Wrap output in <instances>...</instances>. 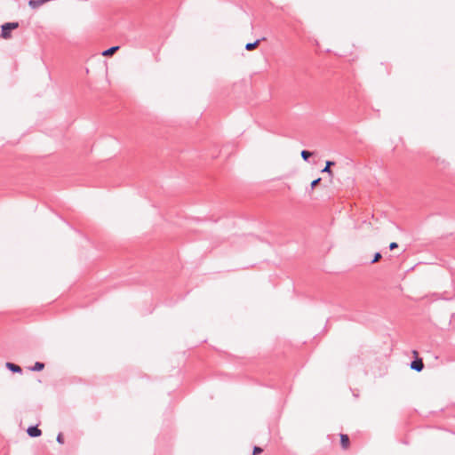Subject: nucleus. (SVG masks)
<instances>
[{
    "label": "nucleus",
    "instance_id": "f257e3e1",
    "mask_svg": "<svg viewBox=\"0 0 455 455\" xmlns=\"http://www.w3.org/2000/svg\"><path fill=\"white\" fill-rule=\"evenodd\" d=\"M19 22H6L1 26L0 38L10 40L12 38V31L19 28Z\"/></svg>",
    "mask_w": 455,
    "mask_h": 455
},
{
    "label": "nucleus",
    "instance_id": "f03ea898",
    "mask_svg": "<svg viewBox=\"0 0 455 455\" xmlns=\"http://www.w3.org/2000/svg\"><path fill=\"white\" fill-rule=\"evenodd\" d=\"M340 444L344 450H347L349 448L350 441L347 435H340Z\"/></svg>",
    "mask_w": 455,
    "mask_h": 455
},
{
    "label": "nucleus",
    "instance_id": "7ed1b4c3",
    "mask_svg": "<svg viewBox=\"0 0 455 455\" xmlns=\"http://www.w3.org/2000/svg\"><path fill=\"white\" fill-rule=\"evenodd\" d=\"M411 367L417 371H422L424 364L421 359H416L411 363Z\"/></svg>",
    "mask_w": 455,
    "mask_h": 455
},
{
    "label": "nucleus",
    "instance_id": "20e7f679",
    "mask_svg": "<svg viewBox=\"0 0 455 455\" xmlns=\"http://www.w3.org/2000/svg\"><path fill=\"white\" fill-rule=\"evenodd\" d=\"M27 432L31 437H36L42 434L41 430L37 427H30L28 428Z\"/></svg>",
    "mask_w": 455,
    "mask_h": 455
},
{
    "label": "nucleus",
    "instance_id": "39448f33",
    "mask_svg": "<svg viewBox=\"0 0 455 455\" xmlns=\"http://www.w3.org/2000/svg\"><path fill=\"white\" fill-rule=\"evenodd\" d=\"M334 165V162L327 161L325 167L322 170L323 172H327L331 177V181L332 180L333 172L331 170V166Z\"/></svg>",
    "mask_w": 455,
    "mask_h": 455
},
{
    "label": "nucleus",
    "instance_id": "423d86ee",
    "mask_svg": "<svg viewBox=\"0 0 455 455\" xmlns=\"http://www.w3.org/2000/svg\"><path fill=\"white\" fill-rule=\"evenodd\" d=\"M119 49V46H113L102 52V55L104 57H109L112 56L117 50Z\"/></svg>",
    "mask_w": 455,
    "mask_h": 455
},
{
    "label": "nucleus",
    "instance_id": "0eeeda50",
    "mask_svg": "<svg viewBox=\"0 0 455 455\" xmlns=\"http://www.w3.org/2000/svg\"><path fill=\"white\" fill-rule=\"evenodd\" d=\"M6 367L13 372H20L21 371V368L19 365H16L12 363H7Z\"/></svg>",
    "mask_w": 455,
    "mask_h": 455
},
{
    "label": "nucleus",
    "instance_id": "6e6552de",
    "mask_svg": "<svg viewBox=\"0 0 455 455\" xmlns=\"http://www.w3.org/2000/svg\"><path fill=\"white\" fill-rule=\"evenodd\" d=\"M259 40H256L254 43H248L245 45L246 50L252 51L258 47Z\"/></svg>",
    "mask_w": 455,
    "mask_h": 455
},
{
    "label": "nucleus",
    "instance_id": "1a4fd4ad",
    "mask_svg": "<svg viewBox=\"0 0 455 455\" xmlns=\"http://www.w3.org/2000/svg\"><path fill=\"white\" fill-rule=\"evenodd\" d=\"M312 156V153L307 150L301 151V156L304 160H307Z\"/></svg>",
    "mask_w": 455,
    "mask_h": 455
},
{
    "label": "nucleus",
    "instance_id": "9d476101",
    "mask_svg": "<svg viewBox=\"0 0 455 455\" xmlns=\"http://www.w3.org/2000/svg\"><path fill=\"white\" fill-rule=\"evenodd\" d=\"M44 368V364L43 363H36L34 365V371H42Z\"/></svg>",
    "mask_w": 455,
    "mask_h": 455
},
{
    "label": "nucleus",
    "instance_id": "9b49d317",
    "mask_svg": "<svg viewBox=\"0 0 455 455\" xmlns=\"http://www.w3.org/2000/svg\"><path fill=\"white\" fill-rule=\"evenodd\" d=\"M381 259V254L379 252L375 253L374 258L372 259V263L378 262Z\"/></svg>",
    "mask_w": 455,
    "mask_h": 455
},
{
    "label": "nucleus",
    "instance_id": "f8f14e48",
    "mask_svg": "<svg viewBox=\"0 0 455 455\" xmlns=\"http://www.w3.org/2000/svg\"><path fill=\"white\" fill-rule=\"evenodd\" d=\"M320 181H321V178H318V179L313 180L311 182V188H315L319 184Z\"/></svg>",
    "mask_w": 455,
    "mask_h": 455
},
{
    "label": "nucleus",
    "instance_id": "ddd939ff",
    "mask_svg": "<svg viewBox=\"0 0 455 455\" xmlns=\"http://www.w3.org/2000/svg\"><path fill=\"white\" fill-rule=\"evenodd\" d=\"M261 451H262V449H261V448H259V447H255V448L253 449V452H252V454H253V455H258V454H259Z\"/></svg>",
    "mask_w": 455,
    "mask_h": 455
},
{
    "label": "nucleus",
    "instance_id": "4468645a",
    "mask_svg": "<svg viewBox=\"0 0 455 455\" xmlns=\"http://www.w3.org/2000/svg\"><path fill=\"white\" fill-rule=\"evenodd\" d=\"M397 247H398V244H397L395 242H392V243L389 244V248H390V250L396 249Z\"/></svg>",
    "mask_w": 455,
    "mask_h": 455
},
{
    "label": "nucleus",
    "instance_id": "2eb2a0df",
    "mask_svg": "<svg viewBox=\"0 0 455 455\" xmlns=\"http://www.w3.org/2000/svg\"><path fill=\"white\" fill-rule=\"evenodd\" d=\"M57 441L58 443H63V436L61 434H60L58 436H57Z\"/></svg>",
    "mask_w": 455,
    "mask_h": 455
},
{
    "label": "nucleus",
    "instance_id": "dca6fc26",
    "mask_svg": "<svg viewBox=\"0 0 455 455\" xmlns=\"http://www.w3.org/2000/svg\"><path fill=\"white\" fill-rule=\"evenodd\" d=\"M367 224H368L369 228H371V222H368Z\"/></svg>",
    "mask_w": 455,
    "mask_h": 455
},
{
    "label": "nucleus",
    "instance_id": "f3484780",
    "mask_svg": "<svg viewBox=\"0 0 455 455\" xmlns=\"http://www.w3.org/2000/svg\"><path fill=\"white\" fill-rule=\"evenodd\" d=\"M413 354H414V355H416V356L418 355V352H417V351H414V352H413Z\"/></svg>",
    "mask_w": 455,
    "mask_h": 455
}]
</instances>
